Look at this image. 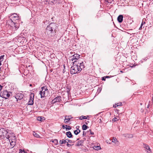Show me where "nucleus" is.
Returning a JSON list of instances; mask_svg holds the SVG:
<instances>
[{"label": "nucleus", "instance_id": "nucleus-28", "mask_svg": "<svg viewBox=\"0 0 153 153\" xmlns=\"http://www.w3.org/2000/svg\"><path fill=\"white\" fill-rule=\"evenodd\" d=\"M43 118H44V117H39L37 118V120L38 121H42V120L43 119Z\"/></svg>", "mask_w": 153, "mask_h": 153}, {"label": "nucleus", "instance_id": "nucleus-21", "mask_svg": "<svg viewBox=\"0 0 153 153\" xmlns=\"http://www.w3.org/2000/svg\"><path fill=\"white\" fill-rule=\"evenodd\" d=\"M59 143L60 144H63L65 143H66V139H62V140H60Z\"/></svg>", "mask_w": 153, "mask_h": 153}, {"label": "nucleus", "instance_id": "nucleus-6", "mask_svg": "<svg viewBox=\"0 0 153 153\" xmlns=\"http://www.w3.org/2000/svg\"><path fill=\"white\" fill-rule=\"evenodd\" d=\"M0 96L5 99H7L10 96V93L6 91H4L1 92L0 94Z\"/></svg>", "mask_w": 153, "mask_h": 153}, {"label": "nucleus", "instance_id": "nucleus-41", "mask_svg": "<svg viewBox=\"0 0 153 153\" xmlns=\"http://www.w3.org/2000/svg\"><path fill=\"white\" fill-rule=\"evenodd\" d=\"M79 127V126H76V128L77 129V130H78V129H79L78 128Z\"/></svg>", "mask_w": 153, "mask_h": 153}, {"label": "nucleus", "instance_id": "nucleus-29", "mask_svg": "<svg viewBox=\"0 0 153 153\" xmlns=\"http://www.w3.org/2000/svg\"><path fill=\"white\" fill-rule=\"evenodd\" d=\"M65 126L67 127L65 128V129L66 131L70 130L71 129V128L70 126L66 125Z\"/></svg>", "mask_w": 153, "mask_h": 153}, {"label": "nucleus", "instance_id": "nucleus-27", "mask_svg": "<svg viewBox=\"0 0 153 153\" xmlns=\"http://www.w3.org/2000/svg\"><path fill=\"white\" fill-rule=\"evenodd\" d=\"M74 143V141L68 139H66V143Z\"/></svg>", "mask_w": 153, "mask_h": 153}, {"label": "nucleus", "instance_id": "nucleus-30", "mask_svg": "<svg viewBox=\"0 0 153 153\" xmlns=\"http://www.w3.org/2000/svg\"><path fill=\"white\" fill-rule=\"evenodd\" d=\"M120 105H118L119 103H117V104H116V105H114L113 107L114 108H116L117 106L122 105V103L121 102H120Z\"/></svg>", "mask_w": 153, "mask_h": 153}, {"label": "nucleus", "instance_id": "nucleus-3", "mask_svg": "<svg viewBox=\"0 0 153 153\" xmlns=\"http://www.w3.org/2000/svg\"><path fill=\"white\" fill-rule=\"evenodd\" d=\"M56 33L52 31L48 26H47L45 31V33L49 37H51L56 35Z\"/></svg>", "mask_w": 153, "mask_h": 153}, {"label": "nucleus", "instance_id": "nucleus-7", "mask_svg": "<svg viewBox=\"0 0 153 153\" xmlns=\"http://www.w3.org/2000/svg\"><path fill=\"white\" fill-rule=\"evenodd\" d=\"M70 58H71V60L73 61H76L80 58V55L77 53L75 54L72 56Z\"/></svg>", "mask_w": 153, "mask_h": 153}, {"label": "nucleus", "instance_id": "nucleus-22", "mask_svg": "<svg viewBox=\"0 0 153 153\" xmlns=\"http://www.w3.org/2000/svg\"><path fill=\"white\" fill-rule=\"evenodd\" d=\"M80 130L79 129H78V130H76L74 131V134L76 135H77L80 132Z\"/></svg>", "mask_w": 153, "mask_h": 153}, {"label": "nucleus", "instance_id": "nucleus-25", "mask_svg": "<svg viewBox=\"0 0 153 153\" xmlns=\"http://www.w3.org/2000/svg\"><path fill=\"white\" fill-rule=\"evenodd\" d=\"M87 118V117L83 115L79 117V119L81 120L85 119Z\"/></svg>", "mask_w": 153, "mask_h": 153}, {"label": "nucleus", "instance_id": "nucleus-47", "mask_svg": "<svg viewBox=\"0 0 153 153\" xmlns=\"http://www.w3.org/2000/svg\"><path fill=\"white\" fill-rule=\"evenodd\" d=\"M142 22H143V25L145 23V22H143V21Z\"/></svg>", "mask_w": 153, "mask_h": 153}, {"label": "nucleus", "instance_id": "nucleus-52", "mask_svg": "<svg viewBox=\"0 0 153 153\" xmlns=\"http://www.w3.org/2000/svg\"><path fill=\"white\" fill-rule=\"evenodd\" d=\"M120 72H122V73H123V71H120Z\"/></svg>", "mask_w": 153, "mask_h": 153}, {"label": "nucleus", "instance_id": "nucleus-31", "mask_svg": "<svg viewBox=\"0 0 153 153\" xmlns=\"http://www.w3.org/2000/svg\"><path fill=\"white\" fill-rule=\"evenodd\" d=\"M4 56V55H2L0 56V61L2 62L3 61Z\"/></svg>", "mask_w": 153, "mask_h": 153}, {"label": "nucleus", "instance_id": "nucleus-23", "mask_svg": "<svg viewBox=\"0 0 153 153\" xmlns=\"http://www.w3.org/2000/svg\"><path fill=\"white\" fill-rule=\"evenodd\" d=\"M88 127V126H86V125L85 124H84L82 125V129L83 130H86V129H87Z\"/></svg>", "mask_w": 153, "mask_h": 153}, {"label": "nucleus", "instance_id": "nucleus-37", "mask_svg": "<svg viewBox=\"0 0 153 153\" xmlns=\"http://www.w3.org/2000/svg\"><path fill=\"white\" fill-rule=\"evenodd\" d=\"M105 79H106V77H105V76L102 77V80H103V81H105Z\"/></svg>", "mask_w": 153, "mask_h": 153}, {"label": "nucleus", "instance_id": "nucleus-12", "mask_svg": "<svg viewBox=\"0 0 153 153\" xmlns=\"http://www.w3.org/2000/svg\"><path fill=\"white\" fill-rule=\"evenodd\" d=\"M123 17V15H120L118 16L117 19L119 22L121 23L122 22Z\"/></svg>", "mask_w": 153, "mask_h": 153}, {"label": "nucleus", "instance_id": "nucleus-42", "mask_svg": "<svg viewBox=\"0 0 153 153\" xmlns=\"http://www.w3.org/2000/svg\"><path fill=\"white\" fill-rule=\"evenodd\" d=\"M19 151H20V152H21V153H22L23 152V151H22L21 149H19Z\"/></svg>", "mask_w": 153, "mask_h": 153}, {"label": "nucleus", "instance_id": "nucleus-17", "mask_svg": "<svg viewBox=\"0 0 153 153\" xmlns=\"http://www.w3.org/2000/svg\"><path fill=\"white\" fill-rule=\"evenodd\" d=\"M66 134L68 137L70 138L72 137V135L70 131H69L66 132Z\"/></svg>", "mask_w": 153, "mask_h": 153}, {"label": "nucleus", "instance_id": "nucleus-15", "mask_svg": "<svg viewBox=\"0 0 153 153\" xmlns=\"http://www.w3.org/2000/svg\"><path fill=\"white\" fill-rule=\"evenodd\" d=\"M84 140H81L78 141L77 143L76 146H82V143H83Z\"/></svg>", "mask_w": 153, "mask_h": 153}, {"label": "nucleus", "instance_id": "nucleus-16", "mask_svg": "<svg viewBox=\"0 0 153 153\" xmlns=\"http://www.w3.org/2000/svg\"><path fill=\"white\" fill-rule=\"evenodd\" d=\"M23 95L22 94H21L20 93H18L16 94V99H18L19 100H20L23 98Z\"/></svg>", "mask_w": 153, "mask_h": 153}, {"label": "nucleus", "instance_id": "nucleus-18", "mask_svg": "<svg viewBox=\"0 0 153 153\" xmlns=\"http://www.w3.org/2000/svg\"><path fill=\"white\" fill-rule=\"evenodd\" d=\"M12 18H16V20H18L19 19L18 18L19 16L16 13H14L12 15Z\"/></svg>", "mask_w": 153, "mask_h": 153}, {"label": "nucleus", "instance_id": "nucleus-54", "mask_svg": "<svg viewBox=\"0 0 153 153\" xmlns=\"http://www.w3.org/2000/svg\"><path fill=\"white\" fill-rule=\"evenodd\" d=\"M30 86H32V85L31 84H30Z\"/></svg>", "mask_w": 153, "mask_h": 153}, {"label": "nucleus", "instance_id": "nucleus-2", "mask_svg": "<svg viewBox=\"0 0 153 153\" xmlns=\"http://www.w3.org/2000/svg\"><path fill=\"white\" fill-rule=\"evenodd\" d=\"M5 132H6V133L4 135V138L6 137L7 139H8L9 140H12L15 139V137L14 136L13 133H12V132L8 129L6 130Z\"/></svg>", "mask_w": 153, "mask_h": 153}, {"label": "nucleus", "instance_id": "nucleus-48", "mask_svg": "<svg viewBox=\"0 0 153 153\" xmlns=\"http://www.w3.org/2000/svg\"><path fill=\"white\" fill-rule=\"evenodd\" d=\"M149 106H150V105L149 104L148 105L147 108H149Z\"/></svg>", "mask_w": 153, "mask_h": 153}, {"label": "nucleus", "instance_id": "nucleus-26", "mask_svg": "<svg viewBox=\"0 0 153 153\" xmlns=\"http://www.w3.org/2000/svg\"><path fill=\"white\" fill-rule=\"evenodd\" d=\"M83 65V62H81L79 63V65H78V66H79L81 68H84V66Z\"/></svg>", "mask_w": 153, "mask_h": 153}, {"label": "nucleus", "instance_id": "nucleus-1", "mask_svg": "<svg viewBox=\"0 0 153 153\" xmlns=\"http://www.w3.org/2000/svg\"><path fill=\"white\" fill-rule=\"evenodd\" d=\"M76 62L77 61H74L73 62V66L71 68L70 72L72 74L79 72L82 70V68L78 66L77 64H76Z\"/></svg>", "mask_w": 153, "mask_h": 153}, {"label": "nucleus", "instance_id": "nucleus-51", "mask_svg": "<svg viewBox=\"0 0 153 153\" xmlns=\"http://www.w3.org/2000/svg\"><path fill=\"white\" fill-rule=\"evenodd\" d=\"M106 1L107 2H108V0H106Z\"/></svg>", "mask_w": 153, "mask_h": 153}, {"label": "nucleus", "instance_id": "nucleus-11", "mask_svg": "<svg viewBox=\"0 0 153 153\" xmlns=\"http://www.w3.org/2000/svg\"><path fill=\"white\" fill-rule=\"evenodd\" d=\"M61 97L59 96H58L56 97H55L53 99L52 102L53 103H55L56 102H59L61 101Z\"/></svg>", "mask_w": 153, "mask_h": 153}, {"label": "nucleus", "instance_id": "nucleus-57", "mask_svg": "<svg viewBox=\"0 0 153 153\" xmlns=\"http://www.w3.org/2000/svg\"><path fill=\"white\" fill-rule=\"evenodd\" d=\"M87 117H88V116H87Z\"/></svg>", "mask_w": 153, "mask_h": 153}, {"label": "nucleus", "instance_id": "nucleus-45", "mask_svg": "<svg viewBox=\"0 0 153 153\" xmlns=\"http://www.w3.org/2000/svg\"><path fill=\"white\" fill-rule=\"evenodd\" d=\"M88 123H89V122L88 121L86 122L85 123L86 125H87L88 124Z\"/></svg>", "mask_w": 153, "mask_h": 153}, {"label": "nucleus", "instance_id": "nucleus-13", "mask_svg": "<svg viewBox=\"0 0 153 153\" xmlns=\"http://www.w3.org/2000/svg\"><path fill=\"white\" fill-rule=\"evenodd\" d=\"M124 137L128 138H132L133 137V135L132 134H123Z\"/></svg>", "mask_w": 153, "mask_h": 153}, {"label": "nucleus", "instance_id": "nucleus-19", "mask_svg": "<svg viewBox=\"0 0 153 153\" xmlns=\"http://www.w3.org/2000/svg\"><path fill=\"white\" fill-rule=\"evenodd\" d=\"M112 142L115 143V144L117 145H118V142L116 138H114V137L112 139Z\"/></svg>", "mask_w": 153, "mask_h": 153}, {"label": "nucleus", "instance_id": "nucleus-49", "mask_svg": "<svg viewBox=\"0 0 153 153\" xmlns=\"http://www.w3.org/2000/svg\"><path fill=\"white\" fill-rule=\"evenodd\" d=\"M1 65V62L0 61V66Z\"/></svg>", "mask_w": 153, "mask_h": 153}, {"label": "nucleus", "instance_id": "nucleus-59", "mask_svg": "<svg viewBox=\"0 0 153 153\" xmlns=\"http://www.w3.org/2000/svg\"><path fill=\"white\" fill-rule=\"evenodd\" d=\"M68 153H70L69 152H68Z\"/></svg>", "mask_w": 153, "mask_h": 153}, {"label": "nucleus", "instance_id": "nucleus-20", "mask_svg": "<svg viewBox=\"0 0 153 153\" xmlns=\"http://www.w3.org/2000/svg\"><path fill=\"white\" fill-rule=\"evenodd\" d=\"M51 141L55 145H57L58 143V140L56 139H55L54 140H52Z\"/></svg>", "mask_w": 153, "mask_h": 153}, {"label": "nucleus", "instance_id": "nucleus-4", "mask_svg": "<svg viewBox=\"0 0 153 153\" xmlns=\"http://www.w3.org/2000/svg\"><path fill=\"white\" fill-rule=\"evenodd\" d=\"M52 31H53L56 32L57 30L58 29L57 24L54 22L51 23L47 26Z\"/></svg>", "mask_w": 153, "mask_h": 153}, {"label": "nucleus", "instance_id": "nucleus-14", "mask_svg": "<svg viewBox=\"0 0 153 153\" xmlns=\"http://www.w3.org/2000/svg\"><path fill=\"white\" fill-rule=\"evenodd\" d=\"M144 147L147 150H148L149 151H147L148 153H151L152 151L150 149L149 146L147 144H144Z\"/></svg>", "mask_w": 153, "mask_h": 153}, {"label": "nucleus", "instance_id": "nucleus-40", "mask_svg": "<svg viewBox=\"0 0 153 153\" xmlns=\"http://www.w3.org/2000/svg\"><path fill=\"white\" fill-rule=\"evenodd\" d=\"M2 87L3 86L0 85V91H1Z\"/></svg>", "mask_w": 153, "mask_h": 153}, {"label": "nucleus", "instance_id": "nucleus-24", "mask_svg": "<svg viewBox=\"0 0 153 153\" xmlns=\"http://www.w3.org/2000/svg\"><path fill=\"white\" fill-rule=\"evenodd\" d=\"M33 134L34 136L36 137H39V135L37 133H36L35 132L33 131Z\"/></svg>", "mask_w": 153, "mask_h": 153}, {"label": "nucleus", "instance_id": "nucleus-34", "mask_svg": "<svg viewBox=\"0 0 153 153\" xmlns=\"http://www.w3.org/2000/svg\"><path fill=\"white\" fill-rule=\"evenodd\" d=\"M96 150H98L99 149H100V148L99 146H95Z\"/></svg>", "mask_w": 153, "mask_h": 153}, {"label": "nucleus", "instance_id": "nucleus-32", "mask_svg": "<svg viewBox=\"0 0 153 153\" xmlns=\"http://www.w3.org/2000/svg\"><path fill=\"white\" fill-rule=\"evenodd\" d=\"M73 145V144H69L68 143H67V145L68 147H70L72 146V145Z\"/></svg>", "mask_w": 153, "mask_h": 153}, {"label": "nucleus", "instance_id": "nucleus-5", "mask_svg": "<svg viewBox=\"0 0 153 153\" xmlns=\"http://www.w3.org/2000/svg\"><path fill=\"white\" fill-rule=\"evenodd\" d=\"M48 91V90L46 86L41 87V90L39 92L41 98H42L45 97V91Z\"/></svg>", "mask_w": 153, "mask_h": 153}, {"label": "nucleus", "instance_id": "nucleus-43", "mask_svg": "<svg viewBox=\"0 0 153 153\" xmlns=\"http://www.w3.org/2000/svg\"><path fill=\"white\" fill-rule=\"evenodd\" d=\"M62 128L63 129H65V126L64 125H63L62 126Z\"/></svg>", "mask_w": 153, "mask_h": 153}, {"label": "nucleus", "instance_id": "nucleus-39", "mask_svg": "<svg viewBox=\"0 0 153 153\" xmlns=\"http://www.w3.org/2000/svg\"><path fill=\"white\" fill-rule=\"evenodd\" d=\"M90 134H91L93 135L94 134V132H93L91 130H90Z\"/></svg>", "mask_w": 153, "mask_h": 153}, {"label": "nucleus", "instance_id": "nucleus-50", "mask_svg": "<svg viewBox=\"0 0 153 153\" xmlns=\"http://www.w3.org/2000/svg\"><path fill=\"white\" fill-rule=\"evenodd\" d=\"M13 142V141H12L11 143H10L11 145H12L11 143H12Z\"/></svg>", "mask_w": 153, "mask_h": 153}, {"label": "nucleus", "instance_id": "nucleus-8", "mask_svg": "<svg viewBox=\"0 0 153 153\" xmlns=\"http://www.w3.org/2000/svg\"><path fill=\"white\" fill-rule=\"evenodd\" d=\"M34 95L33 94H31L30 95V100L28 105H32L33 104Z\"/></svg>", "mask_w": 153, "mask_h": 153}, {"label": "nucleus", "instance_id": "nucleus-46", "mask_svg": "<svg viewBox=\"0 0 153 153\" xmlns=\"http://www.w3.org/2000/svg\"><path fill=\"white\" fill-rule=\"evenodd\" d=\"M22 152H23V153H26L25 152V151H24V150Z\"/></svg>", "mask_w": 153, "mask_h": 153}, {"label": "nucleus", "instance_id": "nucleus-53", "mask_svg": "<svg viewBox=\"0 0 153 153\" xmlns=\"http://www.w3.org/2000/svg\"><path fill=\"white\" fill-rule=\"evenodd\" d=\"M79 139V138H78V139H77V140H78Z\"/></svg>", "mask_w": 153, "mask_h": 153}, {"label": "nucleus", "instance_id": "nucleus-36", "mask_svg": "<svg viewBox=\"0 0 153 153\" xmlns=\"http://www.w3.org/2000/svg\"><path fill=\"white\" fill-rule=\"evenodd\" d=\"M143 25V22H142L141 23V25L139 29V30H141L142 29V26Z\"/></svg>", "mask_w": 153, "mask_h": 153}, {"label": "nucleus", "instance_id": "nucleus-9", "mask_svg": "<svg viewBox=\"0 0 153 153\" xmlns=\"http://www.w3.org/2000/svg\"><path fill=\"white\" fill-rule=\"evenodd\" d=\"M6 131V129L4 128H0V139H3L4 138V133Z\"/></svg>", "mask_w": 153, "mask_h": 153}, {"label": "nucleus", "instance_id": "nucleus-10", "mask_svg": "<svg viewBox=\"0 0 153 153\" xmlns=\"http://www.w3.org/2000/svg\"><path fill=\"white\" fill-rule=\"evenodd\" d=\"M73 117L71 115H66L65 116V119L64 121V123H67L70 121V120Z\"/></svg>", "mask_w": 153, "mask_h": 153}, {"label": "nucleus", "instance_id": "nucleus-56", "mask_svg": "<svg viewBox=\"0 0 153 153\" xmlns=\"http://www.w3.org/2000/svg\"><path fill=\"white\" fill-rule=\"evenodd\" d=\"M118 105H120V104H119Z\"/></svg>", "mask_w": 153, "mask_h": 153}, {"label": "nucleus", "instance_id": "nucleus-35", "mask_svg": "<svg viewBox=\"0 0 153 153\" xmlns=\"http://www.w3.org/2000/svg\"><path fill=\"white\" fill-rule=\"evenodd\" d=\"M9 21H11L12 23H13L14 25H15L16 24V23L14 22H13L12 21V19H10V20H9Z\"/></svg>", "mask_w": 153, "mask_h": 153}, {"label": "nucleus", "instance_id": "nucleus-44", "mask_svg": "<svg viewBox=\"0 0 153 153\" xmlns=\"http://www.w3.org/2000/svg\"><path fill=\"white\" fill-rule=\"evenodd\" d=\"M105 77H106V78H109V76H105Z\"/></svg>", "mask_w": 153, "mask_h": 153}, {"label": "nucleus", "instance_id": "nucleus-55", "mask_svg": "<svg viewBox=\"0 0 153 153\" xmlns=\"http://www.w3.org/2000/svg\"><path fill=\"white\" fill-rule=\"evenodd\" d=\"M142 103H140V105H142Z\"/></svg>", "mask_w": 153, "mask_h": 153}, {"label": "nucleus", "instance_id": "nucleus-38", "mask_svg": "<svg viewBox=\"0 0 153 153\" xmlns=\"http://www.w3.org/2000/svg\"><path fill=\"white\" fill-rule=\"evenodd\" d=\"M117 118H115L113 120V121H114V122L117 121Z\"/></svg>", "mask_w": 153, "mask_h": 153}, {"label": "nucleus", "instance_id": "nucleus-58", "mask_svg": "<svg viewBox=\"0 0 153 153\" xmlns=\"http://www.w3.org/2000/svg\"><path fill=\"white\" fill-rule=\"evenodd\" d=\"M1 71V68H0V71Z\"/></svg>", "mask_w": 153, "mask_h": 153}, {"label": "nucleus", "instance_id": "nucleus-33", "mask_svg": "<svg viewBox=\"0 0 153 153\" xmlns=\"http://www.w3.org/2000/svg\"><path fill=\"white\" fill-rule=\"evenodd\" d=\"M86 132H85L84 131H83V134H82L83 136V137L85 136L86 135Z\"/></svg>", "mask_w": 153, "mask_h": 153}]
</instances>
